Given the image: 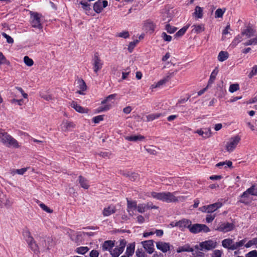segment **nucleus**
<instances>
[{
  "instance_id": "obj_1",
  "label": "nucleus",
  "mask_w": 257,
  "mask_h": 257,
  "mask_svg": "<svg viewBox=\"0 0 257 257\" xmlns=\"http://www.w3.org/2000/svg\"><path fill=\"white\" fill-rule=\"evenodd\" d=\"M117 95L114 93L106 97L101 101L100 105L97 108L96 111L99 113L110 110L115 104Z\"/></svg>"
},
{
  "instance_id": "obj_2",
  "label": "nucleus",
  "mask_w": 257,
  "mask_h": 257,
  "mask_svg": "<svg viewBox=\"0 0 257 257\" xmlns=\"http://www.w3.org/2000/svg\"><path fill=\"white\" fill-rule=\"evenodd\" d=\"M177 193V192H175L173 193H171L169 192H152L151 193V196L154 198L156 199L157 200H159L167 203H170L175 202L178 200L177 198L175 196V195Z\"/></svg>"
},
{
  "instance_id": "obj_3",
  "label": "nucleus",
  "mask_w": 257,
  "mask_h": 257,
  "mask_svg": "<svg viewBox=\"0 0 257 257\" xmlns=\"http://www.w3.org/2000/svg\"><path fill=\"white\" fill-rule=\"evenodd\" d=\"M0 143L8 147H20L17 141L2 129H0Z\"/></svg>"
},
{
  "instance_id": "obj_4",
  "label": "nucleus",
  "mask_w": 257,
  "mask_h": 257,
  "mask_svg": "<svg viewBox=\"0 0 257 257\" xmlns=\"http://www.w3.org/2000/svg\"><path fill=\"white\" fill-rule=\"evenodd\" d=\"M241 137L238 135H235L229 138L224 144V149L226 152L231 153L236 148L240 143Z\"/></svg>"
},
{
  "instance_id": "obj_5",
  "label": "nucleus",
  "mask_w": 257,
  "mask_h": 257,
  "mask_svg": "<svg viewBox=\"0 0 257 257\" xmlns=\"http://www.w3.org/2000/svg\"><path fill=\"white\" fill-rule=\"evenodd\" d=\"M217 242L215 240L209 239L200 243L199 246L196 245V248H199L201 250H209L216 247Z\"/></svg>"
},
{
  "instance_id": "obj_6",
  "label": "nucleus",
  "mask_w": 257,
  "mask_h": 257,
  "mask_svg": "<svg viewBox=\"0 0 257 257\" xmlns=\"http://www.w3.org/2000/svg\"><path fill=\"white\" fill-rule=\"evenodd\" d=\"M31 24L33 27L38 29H42V26L41 23V18L42 15L36 13L30 12Z\"/></svg>"
},
{
  "instance_id": "obj_7",
  "label": "nucleus",
  "mask_w": 257,
  "mask_h": 257,
  "mask_svg": "<svg viewBox=\"0 0 257 257\" xmlns=\"http://www.w3.org/2000/svg\"><path fill=\"white\" fill-rule=\"evenodd\" d=\"M39 252L49 249L52 245V240L49 237L40 238L39 240Z\"/></svg>"
},
{
  "instance_id": "obj_8",
  "label": "nucleus",
  "mask_w": 257,
  "mask_h": 257,
  "mask_svg": "<svg viewBox=\"0 0 257 257\" xmlns=\"http://www.w3.org/2000/svg\"><path fill=\"white\" fill-rule=\"evenodd\" d=\"M253 31L250 28H247L240 36L236 37L232 42V44L235 46L240 42L244 41L247 38H249L253 35Z\"/></svg>"
},
{
  "instance_id": "obj_9",
  "label": "nucleus",
  "mask_w": 257,
  "mask_h": 257,
  "mask_svg": "<svg viewBox=\"0 0 257 257\" xmlns=\"http://www.w3.org/2000/svg\"><path fill=\"white\" fill-rule=\"evenodd\" d=\"M126 243L125 240H120L119 245L115 246L110 251V254L112 257H118L124 251Z\"/></svg>"
},
{
  "instance_id": "obj_10",
  "label": "nucleus",
  "mask_w": 257,
  "mask_h": 257,
  "mask_svg": "<svg viewBox=\"0 0 257 257\" xmlns=\"http://www.w3.org/2000/svg\"><path fill=\"white\" fill-rule=\"evenodd\" d=\"M103 65V61L98 54H95L92 60V65L94 72L95 74H97L98 72L102 69Z\"/></svg>"
},
{
  "instance_id": "obj_11",
  "label": "nucleus",
  "mask_w": 257,
  "mask_h": 257,
  "mask_svg": "<svg viewBox=\"0 0 257 257\" xmlns=\"http://www.w3.org/2000/svg\"><path fill=\"white\" fill-rule=\"evenodd\" d=\"M189 231L193 233H197L203 231L204 232H208L210 231V229L205 224H194L190 225L189 229Z\"/></svg>"
},
{
  "instance_id": "obj_12",
  "label": "nucleus",
  "mask_w": 257,
  "mask_h": 257,
  "mask_svg": "<svg viewBox=\"0 0 257 257\" xmlns=\"http://www.w3.org/2000/svg\"><path fill=\"white\" fill-rule=\"evenodd\" d=\"M178 14L177 9H170L166 10L162 14V20L163 21L169 22Z\"/></svg>"
},
{
  "instance_id": "obj_13",
  "label": "nucleus",
  "mask_w": 257,
  "mask_h": 257,
  "mask_svg": "<svg viewBox=\"0 0 257 257\" xmlns=\"http://www.w3.org/2000/svg\"><path fill=\"white\" fill-rule=\"evenodd\" d=\"M222 205L221 202H216L212 204L207 206H204L200 208V210L202 212L211 213L213 212L217 209L220 208Z\"/></svg>"
},
{
  "instance_id": "obj_14",
  "label": "nucleus",
  "mask_w": 257,
  "mask_h": 257,
  "mask_svg": "<svg viewBox=\"0 0 257 257\" xmlns=\"http://www.w3.org/2000/svg\"><path fill=\"white\" fill-rule=\"evenodd\" d=\"M108 6L107 1H98L95 2L93 5V10L96 13H100L102 12L104 8Z\"/></svg>"
},
{
  "instance_id": "obj_15",
  "label": "nucleus",
  "mask_w": 257,
  "mask_h": 257,
  "mask_svg": "<svg viewBox=\"0 0 257 257\" xmlns=\"http://www.w3.org/2000/svg\"><path fill=\"white\" fill-rule=\"evenodd\" d=\"M194 133L198 134L204 139L209 138L212 136V132L210 128L198 129Z\"/></svg>"
},
{
  "instance_id": "obj_16",
  "label": "nucleus",
  "mask_w": 257,
  "mask_h": 257,
  "mask_svg": "<svg viewBox=\"0 0 257 257\" xmlns=\"http://www.w3.org/2000/svg\"><path fill=\"white\" fill-rule=\"evenodd\" d=\"M156 25L151 20H146L143 24V30L146 32L153 33L155 29Z\"/></svg>"
},
{
  "instance_id": "obj_17",
  "label": "nucleus",
  "mask_w": 257,
  "mask_h": 257,
  "mask_svg": "<svg viewBox=\"0 0 257 257\" xmlns=\"http://www.w3.org/2000/svg\"><path fill=\"white\" fill-rule=\"evenodd\" d=\"M234 227V224L232 223H223L220 224L216 229L223 232H227L233 230Z\"/></svg>"
},
{
  "instance_id": "obj_18",
  "label": "nucleus",
  "mask_w": 257,
  "mask_h": 257,
  "mask_svg": "<svg viewBox=\"0 0 257 257\" xmlns=\"http://www.w3.org/2000/svg\"><path fill=\"white\" fill-rule=\"evenodd\" d=\"M142 244L144 249L151 254L153 252L154 250V241L152 240H146L142 242Z\"/></svg>"
},
{
  "instance_id": "obj_19",
  "label": "nucleus",
  "mask_w": 257,
  "mask_h": 257,
  "mask_svg": "<svg viewBox=\"0 0 257 257\" xmlns=\"http://www.w3.org/2000/svg\"><path fill=\"white\" fill-rule=\"evenodd\" d=\"M124 139L127 141L138 142L144 141L145 137L141 135L138 134L125 136Z\"/></svg>"
},
{
  "instance_id": "obj_20",
  "label": "nucleus",
  "mask_w": 257,
  "mask_h": 257,
  "mask_svg": "<svg viewBox=\"0 0 257 257\" xmlns=\"http://www.w3.org/2000/svg\"><path fill=\"white\" fill-rule=\"evenodd\" d=\"M222 245L224 248L230 250H235L234 242L233 239L230 238L224 239L222 241Z\"/></svg>"
},
{
  "instance_id": "obj_21",
  "label": "nucleus",
  "mask_w": 257,
  "mask_h": 257,
  "mask_svg": "<svg viewBox=\"0 0 257 257\" xmlns=\"http://www.w3.org/2000/svg\"><path fill=\"white\" fill-rule=\"evenodd\" d=\"M114 240H106L102 244V249L104 251H108L109 252L115 246Z\"/></svg>"
},
{
  "instance_id": "obj_22",
  "label": "nucleus",
  "mask_w": 257,
  "mask_h": 257,
  "mask_svg": "<svg viewBox=\"0 0 257 257\" xmlns=\"http://www.w3.org/2000/svg\"><path fill=\"white\" fill-rule=\"evenodd\" d=\"M127 210L129 214L133 216L134 214V211L137 209V202L135 201L127 200Z\"/></svg>"
},
{
  "instance_id": "obj_23",
  "label": "nucleus",
  "mask_w": 257,
  "mask_h": 257,
  "mask_svg": "<svg viewBox=\"0 0 257 257\" xmlns=\"http://www.w3.org/2000/svg\"><path fill=\"white\" fill-rule=\"evenodd\" d=\"M70 105L76 111L79 113H87L89 111V110L87 108L82 107L77 102L74 101L72 102L70 104Z\"/></svg>"
},
{
  "instance_id": "obj_24",
  "label": "nucleus",
  "mask_w": 257,
  "mask_h": 257,
  "mask_svg": "<svg viewBox=\"0 0 257 257\" xmlns=\"http://www.w3.org/2000/svg\"><path fill=\"white\" fill-rule=\"evenodd\" d=\"M157 248L163 252H166L170 249V245L169 243L159 241L156 243Z\"/></svg>"
},
{
  "instance_id": "obj_25",
  "label": "nucleus",
  "mask_w": 257,
  "mask_h": 257,
  "mask_svg": "<svg viewBox=\"0 0 257 257\" xmlns=\"http://www.w3.org/2000/svg\"><path fill=\"white\" fill-rule=\"evenodd\" d=\"M192 222L190 220L183 219L178 221L179 228L181 230H184L185 228H187L189 229L190 225H191Z\"/></svg>"
},
{
  "instance_id": "obj_26",
  "label": "nucleus",
  "mask_w": 257,
  "mask_h": 257,
  "mask_svg": "<svg viewBox=\"0 0 257 257\" xmlns=\"http://www.w3.org/2000/svg\"><path fill=\"white\" fill-rule=\"evenodd\" d=\"M192 15L195 19H202L203 17V8L199 6H196L195 8L194 12Z\"/></svg>"
},
{
  "instance_id": "obj_27",
  "label": "nucleus",
  "mask_w": 257,
  "mask_h": 257,
  "mask_svg": "<svg viewBox=\"0 0 257 257\" xmlns=\"http://www.w3.org/2000/svg\"><path fill=\"white\" fill-rule=\"evenodd\" d=\"M77 87L79 90L78 93L80 94H84V92L86 90L87 87L85 82L82 79H79L77 81Z\"/></svg>"
},
{
  "instance_id": "obj_28",
  "label": "nucleus",
  "mask_w": 257,
  "mask_h": 257,
  "mask_svg": "<svg viewBox=\"0 0 257 257\" xmlns=\"http://www.w3.org/2000/svg\"><path fill=\"white\" fill-rule=\"evenodd\" d=\"M169 79V77L167 76L160 80L157 83H154L150 86V89L153 91L154 89L160 87L162 85L166 83Z\"/></svg>"
},
{
  "instance_id": "obj_29",
  "label": "nucleus",
  "mask_w": 257,
  "mask_h": 257,
  "mask_svg": "<svg viewBox=\"0 0 257 257\" xmlns=\"http://www.w3.org/2000/svg\"><path fill=\"white\" fill-rule=\"evenodd\" d=\"M248 195L257 196V185H253L251 187L248 188L242 195V197H247Z\"/></svg>"
},
{
  "instance_id": "obj_30",
  "label": "nucleus",
  "mask_w": 257,
  "mask_h": 257,
  "mask_svg": "<svg viewBox=\"0 0 257 257\" xmlns=\"http://www.w3.org/2000/svg\"><path fill=\"white\" fill-rule=\"evenodd\" d=\"M215 166L220 169H227V168H232V163L229 160L220 162L216 164Z\"/></svg>"
},
{
  "instance_id": "obj_31",
  "label": "nucleus",
  "mask_w": 257,
  "mask_h": 257,
  "mask_svg": "<svg viewBox=\"0 0 257 257\" xmlns=\"http://www.w3.org/2000/svg\"><path fill=\"white\" fill-rule=\"evenodd\" d=\"M29 245L31 248L36 253L39 252V242L38 243H36V242L33 240L32 237H30L29 239Z\"/></svg>"
},
{
  "instance_id": "obj_32",
  "label": "nucleus",
  "mask_w": 257,
  "mask_h": 257,
  "mask_svg": "<svg viewBox=\"0 0 257 257\" xmlns=\"http://www.w3.org/2000/svg\"><path fill=\"white\" fill-rule=\"evenodd\" d=\"M135 246L136 243L134 242L127 245L125 252L126 255H128L130 257L133 255L135 252Z\"/></svg>"
},
{
  "instance_id": "obj_33",
  "label": "nucleus",
  "mask_w": 257,
  "mask_h": 257,
  "mask_svg": "<svg viewBox=\"0 0 257 257\" xmlns=\"http://www.w3.org/2000/svg\"><path fill=\"white\" fill-rule=\"evenodd\" d=\"M115 208L113 205L105 207L103 210V215L104 216H108L115 212Z\"/></svg>"
},
{
  "instance_id": "obj_34",
  "label": "nucleus",
  "mask_w": 257,
  "mask_h": 257,
  "mask_svg": "<svg viewBox=\"0 0 257 257\" xmlns=\"http://www.w3.org/2000/svg\"><path fill=\"white\" fill-rule=\"evenodd\" d=\"M192 27L193 28L192 32L196 34L202 33L205 30L204 25L202 24L193 25Z\"/></svg>"
},
{
  "instance_id": "obj_35",
  "label": "nucleus",
  "mask_w": 257,
  "mask_h": 257,
  "mask_svg": "<svg viewBox=\"0 0 257 257\" xmlns=\"http://www.w3.org/2000/svg\"><path fill=\"white\" fill-rule=\"evenodd\" d=\"M229 54L227 51H220L217 56V59L219 62H223L228 58Z\"/></svg>"
},
{
  "instance_id": "obj_36",
  "label": "nucleus",
  "mask_w": 257,
  "mask_h": 257,
  "mask_svg": "<svg viewBox=\"0 0 257 257\" xmlns=\"http://www.w3.org/2000/svg\"><path fill=\"white\" fill-rule=\"evenodd\" d=\"M176 251L178 253L184 251L192 252L193 251V249L191 247L189 244H187L183 246H179L177 248Z\"/></svg>"
},
{
  "instance_id": "obj_37",
  "label": "nucleus",
  "mask_w": 257,
  "mask_h": 257,
  "mask_svg": "<svg viewBox=\"0 0 257 257\" xmlns=\"http://www.w3.org/2000/svg\"><path fill=\"white\" fill-rule=\"evenodd\" d=\"M79 182L81 187L85 189H88L89 187L88 181L83 177H79Z\"/></svg>"
},
{
  "instance_id": "obj_38",
  "label": "nucleus",
  "mask_w": 257,
  "mask_h": 257,
  "mask_svg": "<svg viewBox=\"0 0 257 257\" xmlns=\"http://www.w3.org/2000/svg\"><path fill=\"white\" fill-rule=\"evenodd\" d=\"M89 248L87 246H80L75 248V252L78 254L84 255L87 252Z\"/></svg>"
},
{
  "instance_id": "obj_39",
  "label": "nucleus",
  "mask_w": 257,
  "mask_h": 257,
  "mask_svg": "<svg viewBox=\"0 0 257 257\" xmlns=\"http://www.w3.org/2000/svg\"><path fill=\"white\" fill-rule=\"evenodd\" d=\"M163 115V114L161 113H155L149 114L147 116V121H153L154 119L159 118Z\"/></svg>"
},
{
  "instance_id": "obj_40",
  "label": "nucleus",
  "mask_w": 257,
  "mask_h": 257,
  "mask_svg": "<svg viewBox=\"0 0 257 257\" xmlns=\"http://www.w3.org/2000/svg\"><path fill=\"white\" fill-rule=\"evenodd\" d=\"M28 170L27 168H22L20 169H14L11 171V174L15 175L16 174L19 175H23Z\"/></svg>"
},
{
  "instance_id": "obj_41",
  "label": "nucleus",
  "mask_w": 257,
  "mask_h": 257,
  "mask_svg": "<svg viewBox=\"0 0 257 257\" xmlns=\"http://www.w3.org/2000/svg\"><path fill=\"white\" fill-rule=\"evenodd\" d=\"M243 44L245 46L257 45V36L252 38L249 40L245 41L243 43Z\"/></svg>"
},
{
  "instance_id": "obj_42",
  "label": "nucleus",
  "mask_w": 257,
  "mask_h": 257,
  "mask_svg": "<svg viewBox=\"0 0 257 257\" xmlns=\"http://www.w3.org/2000/svg\"><path fill=\"white\" fill-rule=\"evenodd\" d=\"M7 65L9 66L10 62L8 61L2 52H0V65Z\"/></svg>"
},
{
  "instance_id": "obj_43",
  "label": "nucleus",
  "mask_w": 257,
  "mask_h": 257,
  "mask_svg": "<svg viewBox=\"0 0 257 257\" xmlns=\"http://www.w3.org/2000/svg\"><path fill=\"white\" fill-rule=\"evenodd\" d=\"M165 29L167 32L170 34H173L177 30V28L171 26L169 24H167L165 26Z\"/></svg>"
},
{
  "instance_id": "obj_44",
  "label": "nucleus",
  "mask_w": 257,
  "mask_h": 257,
  "mask_svg": "<svg viewBox=\"0 0 257 257\" xmlns=\"http://www.w3.org/2000/svg\"><path fill=\"white\" fill-rule=\"evenodd\" d=\"M239 89V85L237 83L232 84L229 86V91L230 93H233Z\"/></svg>"
},
{
  "instance_id": "obj_45",
  "label": "nucleus",
  "mask_w": 257,
  "mask_h": 257,
  "mask_svg": "<svg viewBox=\"0 0 257 257\" xmlns=\"http://www.w3.org/2000/svg\"><path fill=\"white\" fill-rule=\"evenodd\" d=\"M225 12V9H218L215 12V17L216 18H221Z\"/></svg>"
},
{
  "instance_id": "obj_46",
  "label": "nucleus",
  "mask_w": 257,
  "mask_h": 257,
  "mask_svg": "<svg viewBox=\"0 0 257 257\" xmlns=\"http://www.w3.org/2000/svg\"><path fill=\"white\" fill-rule=\"evenodd\" d=\"M79 4L81 6L83 9L86 12L89 11L90 10V4L86 2L81 1Z\"/></svg>"
},
{
  "instance_id": "obj_47",
  "label": "nucleus",
  "mask_w": 257,
  "mask_h": 257,
  "mask_svg": "<svg viewBox=\"0 0 257 257\" xmlns=\"http://www.w3.org/2000/svg\"><path fill=\"white\" fill-rule=\"evenodd\" d=\"M188 28L189 26L184 27L176 33L175 36L177 37L182 36L186 33Z\"/></svg>"
},
{
  "instance_id": "obj_48",
  "label": "nucleus",
  "mask_w": 257,
  "mask_h": 257,
  "mask_svg": "<svg viewBox=\"0 0 257 257\" xmlns=\"http://www.w3.org/2000/svg\"><path fill=\"white\" fill-rule=\"evenodd\" d=\"M161 37L164 41L167 42H170L172 40V36L167 35L165 32H162Z\"/></svg>"
},
{
  "instance_id": "obj_49",
  "label": "nucleus",
  "mask_w": 257,
  "mask_h": 257,
  "mask_svg": "<svg viewBox=\"0 0 257 257\" xmlns=\"http://www.w3.org/2000/svg\"><path fill=\"white\" fill-rule=\"evenodd\" d=\"M257 74V65H254L253 67H252L250 71L249 72L248 74V77L249 78H252L254 76Z\"/></svg>"
},
{
  "instance_id": "obj_50",
  "label": "nucleus",
  "mask_w": 257,
  "mask_h": 257,
  "mask_svg": "<svg viewBox=\"0 0 257 257\" xmlns=\"http://www.w3.org/2000/svg\"><path fill=\"white\" fill-rule=\"evenodd\" d=\"M137 210L140 213H143L147 210L146 204H141L137 206Z\"/></svg>"
},
{
  "instance_id": "obj_51",
  "label": "nucleus",
  "mask_w": 257,
  "mask_h": 257,
  "mask_svg": "<svg viewBox=\"0 0 257 257\" xmlns=\"http://www.w3.org/2000/svg\"><path fill=\"white\" fill-rule=\"evenodd\" d=\"M24 61L25 64L29 67L32 66L34 64L33 60L27 56L24 57Z\"/></svg>"
},
{
  "instance_id": "obj_52",
  "label": "nucleus",
  "mask_w": 257,
  "mask_h": 257,
  "mask_svg": "<svg viewBox=\"0 0 257 257\" xmlns=\"http://www.w3.org/2000/svg\"><path fill=\"white\" fill-rule=\"evenodd\" d=\"M39 206L44 211L47 212V213H51L53 212L52 209L49 208L47 206L43 203H40Z\"/></svg>"
},
{
  "instance_id": "obj_53",
  "label": "nucleus",
  "mask_w": 257,
  "mask_h": 257,
  "mask_svg": "<svg viewBox=\"0 0 257 257\" xmlns=\"http://www.w3.org/2000/svg\"><path fill=\"white\" fill-rule=\"evenodd\" d=\"M246 241V239L245 238L239 241L236 242L234 243V247H235V249L242 246L243 245L245 244V243Z\"/></svg>"
},
{
  "instance_id": "obj_54",
  "label": "nucleus",
  "mask_w": 257,
  "mask_h": 257,
  "mask_svg": "<svg viewBox=\"0 0 257 257\" xmlns=\"http://www.w3.org/2000/svg\"><path fill=\"white\" fill-rule=\"evenodd\" d=\"M138 42L139 41L138 40H136L133 42H131L129 44L128 47V50L130 52H132L133 51L134 48L136 47V46L138 44Z\"/></svg>"
},
{
  "instance_id": "obj_55",
  "label": "nucleus",
  "mask_w": 257,
  "mask_h": 257,
  "mask_svg": "<svg viewBox=\"0 0 257 257\" xmlns=\"http://www.w3.org/2000/svg\"><path fill=\"white\" fill-rule=\"evenodd\" d=\"M222 253L223 251L221 250L216 249L213 251L211 257H221Z\"/></svg>"
},
{
  "instance_id": "obj_56",
  "label": "nucleus",
  "mask_w": 257,
  "mask_h": 257,
  "mask_svg": "<svg viewBox=\"0 0 257 257\" xmlns=\"http://www.w3.org/2000/svg\"><path fill=\"white\" fill-rule=\"evenodd\" d=\"M116 36L123 38H127L130 36L128 32L124 31L118 33Z\"/></svg>"
},
{
  "instance_id": "obj_57",
  "label": "nucleus",
  "mask_w": 257,
  "mask_h": 257,
  "mask_svg": "<svg viewBox=\"0 0 257 257\" xmlns=\"http://www.w3.org/2000/svg\"><path fill=\"white\" fill-rule=\"evenodd\" d=\"M104 115H97L93 118V121L95 123H98L100 122L101 121L103 120Z\"/></svg>"
},
{
  "instance_id": "obj_58",
  "label": "nucleus",
  "mask_w": 257,
  "mask_h": 257,
  "mask_svg": "<svg viewBox=\"0 0 257 257\" xmlns=\"http://www.w3.org/2000/svg\"><path fill=\"white\" fill-rule=\"evenodd\" d=\"M218 73V70L217 69H214L211 73V75H210V79H209V81L210 82H213L214 81L215 78H216V76L217 75Z\"/></svg>"
},
{
  "instance_id": "obj_59",
  "label": "nucleus",
  "mask_w": 257,
  "mask_h": 257,
  "mask_svg": "<svg viewBox=\"0 0 257 257\" xmlns=\"http://www.w3.org/2000/svg\"><path fill=\"white\" fill-rule=\"evenodd\" d=\"M2 35L4 37H5L7 39V41L8 43L12 44L14 43L13 39L11 37H10L8 35H7V34L3 33L2 34Z\"/></svg>"
},
{
  "instance_id": "obj_60",
  "label": "nucleus",
  "mask_w": 257,
  "mask_h": 257,
  "mask_svg": "<svg viewBox=\"0 0 257 257\" xmlns=\"http://www.w3.org/2000/svg\"><path fill=\"white\" fill-rule=\"evenodd\" d=\"M245 257H257V250H253L248 252Z\"/></svg>"
},
{
  "instance_id": "obj_61",
  "label": "nucleus",
  "mask_w": 257,
  "mask_h": 257,
  "mask_svg": "<svg viewBox=\"0 0 257 257\" xmlns=\"http://www.w3.org/2000/svg\"><path fill=\"white\" fill-rule=\"evenodd\" d=\"M10 102L12 104L17 103L19 105L21 106L23 104V99H17L15 98H14V99H11L10 100Z\"/></svg>"
},
{
  "instance_id": "obj_62",
  "label": "nucleus",
  "mask_w": 257,
  "mask_h": 257,
  "mask_svg": "<svg viewBox=\"0 0 257 257\" xmlns=\"http://www.w3.org/2000/svg\"><path fill=\"white\" fill-rule=\"evenodd\" d=\"M99 254V252L98 250L93 249L89 253L90 257H98Z\"/></svg>"
},
{
  "instance_id": "obj_63",
  "label": "nucleus",
  "mask_w": 257,
  "mask_h": 257,
  "mask_svg": "<svg viewBox=\"0 0 257 257\" xmlns=\"http://www.w3.org/2000/svg\"><path fill=\"white\" fill-rule=\"evenodd\" d=\"M136 253L137 257H145V253L141 249H138Z\"/></svg>"
},
{
  "instance_id": "obj_64",
  "label": "nucleus",
  "mask_w": 257,
  "mask_h": 257,
  "mask_svg": "<svg viewBox=\"0 0 257 257\" xmlns=\"http://www.w3.org/2000/svg\"><path fill=\"white\" fill-rule=\"evenodd\" d=\"M257 102V95L249 99L247 102V104L254 103Z\"/></svg>"
}]
</instances>
